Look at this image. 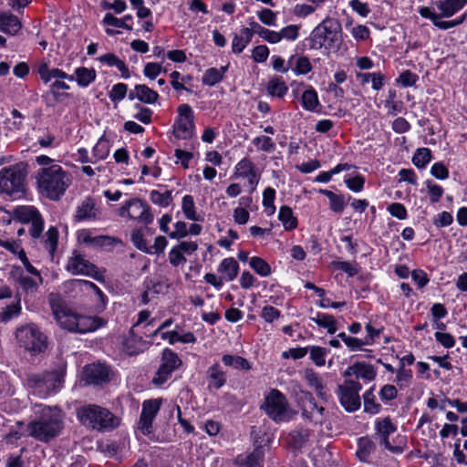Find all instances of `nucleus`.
<instances>
[{
  "label": "nucleus",
  "mask_w": 467,
  "mask_h": 467,
  "mask_svg": "<svg viewBox=\"0 0 467 467\" xmlns=\"http://www.w3.org/2000/svg\"><path fill=\"white\" fill-rule=\"evenodd\" d=\"M77 240L80 244L92 248H100L112 244L113 239L107 235H96L89 229H82L77 232Z\"/></svg>",
  "instance_id": "22"
},
{
  "label": "nucleus",
  "mask_w": 467,
  "mask_h": 467,
  "mask_svg": "<svg viewBox=\"0 0 467 467\" xmlns=\"http://www.w3.org/2000/svg\"><path fill=\"white\" fill-rule=\"evenodd\" d=\"M0 246L10 252L17 259H20L26 254L22 246L21 240L19 239H7L0 237Z\"/></svg>",
  "instance_id": "49"
},
{
  "label": "nucleus",
  "mask_w": 467,
  "mask_h": 467,
  "mask_svg": "<svg viewBox=\"0 0 467 467\" xmlns=\"http://www.w3.org/2000/svg\"><path fill=\"white\" fill-rule=\"evenodd\" d=\"M13 217L23 224H28V234L32 239H41L43 248L53 257L58 242V231L56 227L51 226L48 228L45 234H43L45 221L38 211L33 205H19L14 208Z\"/></svg>",
  "instance_id": "2"
},
{
  "label": "nucleus",
  "mask_w": 467,
  "mask_h": 467,
  "mask_svg": "<svg viewBox=\"0 0 467 467\" xmlns=\"http://www.w3.org/2000/svg\"><path fill=\"white\" fill-rule=\"evenodd\" d=\"M377 371L374 367L365 362H356L344 371V377H355L354 380L362 379L365 384L373 381Z\"/></svg>",
  "instance_id": "21"
},
{
  "label": "nucleus",
  "mask_w": 467,
  "mask_h": 467,
  "mask_svg": "<svg viewBox=\"0 0 467 467\" xmlns=\"http://www.w3.org/2000/svg\"><path fill=\"white\" fill-rule=\"evenodd\" d=\"M182 211L186 219L193 222L201 221V216L196 212L194 199L192 195L186 194L182 200Z\"/></svg>",
  "instance_id": "48"
},
{
  "label": "nucleus",
  "mask_w": 467,
  "mask_h": 467,
  "mask_svg": "<svg viewBox=\"0 0 467 467\" xmlns=\"http://www.w3.org/2000/svg\"><path fill=\"white\" fill-rule=\"evenodd\" d=\"M128 96L130 100L138 99L145 104H154L159 99L158 92L144 84L136 85Z\"/></svg>",
  "instance_id": "29"
},
{
  "label": "nucleus",
  "mask_w": 467,
  "mask_h": 467,
  "mask_svg": "<svg viewBox=\"0 0 467 467\" xmlns=\"http://www.w3.org/2000/svg\"><path fill=\"white\" fill-rule=\"evenodd\" d=\"M301 415L304 420L319 432L331 430V413L323 405L317 403L311 393L306 392L300 402Z\"/></svg>",
  "instance_id": "8"
},
{
  "label": "nucleus",
  "mask_w": 467,
  "mask_h": 467,
  "mask_svg": "<svg viewBox=\"0 0 467 467\" xmlns=\"http://www.w3.org/2000/svg\"><path fill=\"white\" fill-rule=\"evenodd\" d=\"M61 383L62 375L56 371L34 374L28 379V385L33 389L34 394L43 399L57 392L61 388Z\"/></svg>",
  "instance_id": "13"
},
{
  "label": "nucleus",
  "mask_w": 467,
  "mask_h": 467,
  "mask_svg": "<svg viewBox=\"0 0 467 467\" xmlns=\"http://www.w3.org/2000/svg\"><path fill=\"white\" fill-rule=\"evenodd\" d=\"M229 65L223 66L219 68L217 67H210L206 69L202 77V83L204 86L213 87L216 84L220 83L223 78L225 73L227 72Z\"/></svg>",
  "instance_id": "36"
},
{
  "label": "nucleus",
  "mask_w": 467,
  "mask_h": 467,
  "mask_svg": "<svg viewBox=\"0 0 467 467\" xmlns=\"http://www.w3.org/2000/svg\"><path fill=\"white\" fill-rule=\"evenodd\" d=\"M252 41L251 32L248 27H243L239 33L234 34L232 40V52L234 54L242 53Z\"/></svg>",
  "instance_id": "41"
},
{
  "label": "nucleus",
  "mask_w": 467,
  "mask_h": 467,
  "mask_svg": "<svg viewBox=\"0 0 467 467\" xmlns=\"http://www.w3.org/2000/svg\"><path fill=\"white\" fill-rule=\"evenodd\" d=\"M222 361L225 366L233 367L236 369H244L249 370L251 369V365L248 360L240 356L234 355H223L222 358Z\"/></svg>",
  "instance_id": "54"
},
{
  "label": "nucleus",
  "mask_w": 467,
  "mask_h": 467,
  "mask_svg": "<svg viewBox=\"0 0 467 467\" xmlns=\"http://www.w3.org/2000/svg\"><path fill=\"white\" fill-rule=\"evenodd\" d=\"M101 25L104 26L105 33L108 36H116L120 32L117 30V28H122L127 31H131L133 29L132 25H126L121 20V17L119 18L115 16L112 13H106L101 20Z\"/></svg>",
  "instance_id": "30"
},
{
  "label": "nucleus",
  "mask_w": 467,
  "mask_h": 467,
  "mask_svg": "<svg viewBox=\"0 0 467 467\" xmlns=\"http://www.w3.org/2000/svg\"><path fill=\"white\" fill-rule=\"evenodd\" d=\"M14 272L16 282L26 294H33L36 292L39 286L43 284L42 276L26 275L21 269V266H14Z\"/></svg>",
  "instance_id": "23"
},
{
  "label": "nucleus",
  "mask_w": 467,
  "mask_h": 467,
  "mask_svg": "<svg viewBox=\"0 0 467 467\" xmlns=\"http://www.w3.org/2000/svg\"><path fill=\"white\" fill-rule=\"evenodd\" d=\"M290 69L295 75H306L312 70V65L309 58L306 56L292 55L288 58Z\"/></svg>",
  "instance_id": "35"
},
{
  "label": "nucleus",
  "mask_w": 467,
  "mask_h": 467,
  "mask_svg": "<svg viewBox=\"0 0 467 467\" xmlns=\"http://www.w3.org/2000/svg\"><path fill=\"white\" fill-rule=\"evenodd\" d=\"M77 416L82 425L96 431H108L119 426V419L108 409L94 404L80 407Z\"/></svg>",
  "instance_id": "6"
},
{
  "label": "nucleus",
  "mask_w": 467,
  "mask_h": 467,
  "mask_svg": "<svg viewBox=\"0 0 467 467\" xmlns=\"http://www.w3.org/2000/svg\"><path fill=\"white\" fill-rule=\"evenodd\" d=\"M275 190L271 187L265 188L263 192L262 204L265 208V213L268 216L273 215L275 212Z\"/></svg>",
  "instance_id": "57"
},
{
  "label": "nucleus",
  "mask_w": 467,
  "mask_h": 467,
  "mask_svg": "<svg viewBox=\"0 0 467 467\" xmlns=\"http://www.w3.org/2000/svg\"><path fill=\"white\" fill-rule=\"evenodd\" d=\"M260 22L267 26H275L277 22V13L269 8H262L256 12Z\"/></svg>",
  "instance_id": "60"
},
{
  "label": "nucleus",
  "mask_w": 467,
  "mask_h": 467,
  "mask_svg": "<svg viewBox=\"0 0 467 467\" xmlns=\"http://www.w3.org/2000/svg\"><path fill=\"white\" fill-rule=\"evenodd\" d=\"M311 320L318 327L326 328L327 333L335 334L337 330V321L333 316L327 313L317 312Z\"/></svg>",
  "instance_id": "45"
},
{
  "label": "nucleus",
  "mask_w": 467,
  "mask_h": 467,
  "mask_svg": "<svg viewBox=\"0 0 467 467\" xmlns=\"http://www.w3.org/2000/svg\"><path fill=\"white\" fill-rule=\"evenodd\" d=\"M379 396L380 400L384 404H389L390 401L395 400L398 396V390L397 388L394 385L391 384H386L382 386L379 392Z\"/></svg>",
  "instance_id": "64"
},
{
  "label": "nucleus",
  "mask_w": 467,
  "mask_h": 467,
  "mask_svg": "<svg viewBox=\"0 0 467 467\" xmlns=\"http://www.w3.org/2000/svg\"><path fill=\"white\" fill-rule=\"evenodd\" d=\"M412 379L411 369L406 368L403 365H400L396 370L395 382L400 387H407Z\"/></svg>",
  "instance_id": "61"
},
{
  "label": "nucleus",
  "mask_w": 467,
  "mask_h": 467,
  "mask_svg": "<svg viewBox=\"0 0 467 467\" xmlns=\"http://www.w3.org/2000/svg\"><path fill=\"white\" fill-rule=\"evenodd\" d=\"M308 41L311 49L324 48L327 52L337 53L343 43L341 25L337 20L327 17L312 30Z\"/></svg>",
  "instance_id": "4"
},
{
  "label": "nucleus",
  "mask_w": 467,
  "mask_h": 467,
  "mask_svg": "<svg viewBox=\"0 0 467 467\" xmlns=\"http://www.w3.org/2000/svg\"><path fill=\"white\" fill-rule=\"evenodd\" d=\"M36 413H39V418L31 421L27 425L29 435L42 442H48L57 437L62 428L61 410L57 408L44 407L42 404H36Z\"/></svg>",
  "instance_id": "3"
},
{
  "label": "nucleus",
  "mask_w": 467,
  "mask_h": 467,
  "mask_svg": "<svg viewBox=\"0 0 467 467\" xmlns=\"http://www.w3.org/2000/svg\"><path fill=\"white\" fill-rule=\"evenodd\" d=\"M66 269L74 275H86L97 281H104V273L78 251H74L68 258Z\"/></svg>",
  "instance_id": "16"
},
{
  "label": "nucleus",
  "mask_w": 467,
  "mask_h": 467,
  "mask_svg": "<svg viewBox=\"0 0 467 467\" xmlns=\"http://www.w3.org/2000/svg\"><path fill=\"white\" fill-rule=\"evenodd\" d=\"M127 92L128 85L119 82L113 85L111 90L109 92V98L114 104H118L125 99Z\"/></svg>",
  "instance_id": "59"
},
{
  "label": "nucleus",
  "mask_w": 467,
  "mask_h": 467,
  "mask_svg": "<svg viewBox=\"0 0 467 467\" xmlns=\"http://www.w3.org/2000/svg\"><path fill=\"white\" fill-rule=\"evenodd\" d=\"M134 109H136V113L133 115L135 119L143 124H150L151 122L153 111L150 109L140 104H135Z\"/></svg>",
  "instance_id": "63"
},
{
  "label": "nucleus",
  "mask_w": 467,
  "mask_h": 467,
  "mask_svg": "<svg viewBox=\"0 0 467 467\" xmlns=\"http://www.w3.org/2000/svg\"><path fill=\"white\" fill-rule=\"evenodd\" d=\"M21 311V298L17 295L11 304L7 305L5 308H3L2 312L0 313V320L1 322L6 323L12 320L13 318L19 317Z\"/></svg>",
  "instance_id": "46"
},
{
  "label": "nucleus",
  "mask_w": 467,
  "mask_h": 467,
  "mask_svg": "<svg viewBox=\"0 0 467 467\" xmlns=\"http://www.w3.org/2000/svg\"><path fill=\"white\" fill-rule=\"evenodd\" d=\"M375 386H372L363 394L364 411L372 415L378 414L381 411V405L377 401L374 394Z\"/></svg>",
  "instance_id": "47"
},
{
  "label": "nucleus",
  "mask_w": 467,
  "mask_h": 467,
  "mask_svg": "<svg viewBox=\"0 0 467 467\" xmlns=\"http://www.w3.org/2000/svg\"><path fill=\"white\" fill-rule=\"evenodd\" d=\"M252 143L258 151H263L265 153L274 152L276 149V145L274 140L266 135H259L254 137L252 140Z\"/></svg>",
  "instance_id": "51"
},
{
  "label": "nucleus",
  "mask_w": 467,
  "mask_h": 467,
  "mask_svg": "<svg viewBox=\"0 0 467 467\" xmlns=\"http://www.w3.org/2000/svg\"><path fill=\"white\" fill-rule=\"evenodd\" d=\"M467 5V0H435L432 7L439 11L441 19L450 18L459 13Z\"/></svg>",
  "instance_id": "25"
},
{
  "label": "nucleus",
  "mask_w": 467,
  "mask_h": 467,
  "mask_svg": "<svg viewBox=\"0 0 467 467\" xmlns=\"http://www.w3.org/2000/svg\"><path fill=\"white\" fill-rule=\"evenodd\" d=\"M21 28V23L17 16L11 13L0 14V30L5 34L15 35Z\"/></svg>",
  "instance_id": "38"
},
{
  "label": "nucleus",
  "mask_w": 467,
  "mask_h": 467,
  "mask_svg": "<svg viewBox=\"0 0 467 467\" xmlns=\"http://www.w3.org/2000/svg\"><path fill=\"white\" fill-rule=\"evenodd\" d=\"M374 445L372 441H370L367 438H360L358 440V448L357 450V456L360 461H367L368 457L373 451Z\"/></svg>",
  "instance_id": "62"
},
{
  "label": "nucleus",
  "mask_w": 467,
  "mask_h": 467,
  "mask_svg": "<svg viewBox=\"0 0 467 467\" xmlns=\"http://www.w3.org/2000/svg\"><path fill=\"white\" fill-rule=\"evenodd\" d=\"M261 408L275 422L288 421L291 419L287 399L276 389H270L265 395V401Z\"/></svg>",
  "instance_id": "10"
},
{
  "label": "nucleus",
  "mask_w": 467,
  "mask_h": 467,
  "mask_svg": "<svg viewBox=\"0 0 467 467\" xmlns=\"http://www.w3.org/2000/svg\"><path fill=\"white\" fill-rule=\"evenodd\" d=\"M375 436L379 444L392 453H402L407 446L405 436L396 435L390 441V436L397 432V425L389 416L377 418L374 422Z\"/></svg>",
  "instance_id": "9"
},
{
  "label": "nucleus",
  "mask_w": 467,
  "mask_h": 467,
  "mask_svg": "<svg viewBox=\"0 0 467 467\" xmlns=\"http://www.w3.org/2000/svg\"><path fill=\"white\" fill-rule=\"evenodd\" d=\"M420 16L429 19L432 22L433 26L441 30H447L457 26L462 25L467 18V14L464 13L461 16L453 20H443L441 19L437 12L429 6H421L418 10Z\"/></svg>",
  "instance_id": "20"
},
{
  "label": "nucleus",
  "mask_w": 467,
  "mask_h": 467,
  "mask_svg": "<svg viewBox=\"0 0 467 467\" xmlns=\"http://www.w3.org/2000/svg\"><path fill=\"white\" fill-rule=\"evenodd\" d=\"M299 30L300 26L295 24L285 26L278 31L271 29L268 43L275 45L283 40L294 42L299 37Z\"/></svg>",
  "instance_id": "27"
},
{
  "label": "nucleus",
  "mask_w": 467,
  "mask_h": 467,
  "mask_svg": "<svg viewBox=\"0 0 467 467\" xmlns=\"http://www.w3.org/2000/svg\"><path fill=\"white\" fill-rule=\"evenodd\" d=\"M163 403L162 398L149 399L142 402L141 412L138 423L140 431L151 440L153 432V421Z\"/></svg>",
  "instance_id": "18"
},
{
  "label": "nucleus",
  "mask_w": 467,
  "mask_h": 467,
  "mask_svg": "<svg viewBox=\"0 0 467 467\" xmlns=\"http://www.w3.org/2000/svg\"><path fill=\"white\" fill-rule=\"evenodd\" d=\"M39 168L34 179L37 192L50 201H59L72 183L71 174L47 155L36 157Z\"/></svg>",
  "instance_id": "1"
},
{
  "label": "nucleus",
  "mask_w": 467,
  "mask_h": 467,
  "mask_svg": "<svg viewBox=\"0 0 467 467\" xmlns=\"http://www.w3.org/2000/svg\"><path fill=\"white\" fill-rule=\"evenodd\" d=\"M207 388L209 390H217L223 388L227 381V375L219 363L208 368L206 372Z\"/></svg>",
  "instance_id": "28"
},
{
  "label": "nucleus",
  "mask_w": 467,
  "mask_h": 467,
  "mask_svg": "<svg viewBox=\"0 0 467 467\" xmlns=\"http://www.w3.org/2000/svg\"><path fill=\"white\" fill-rule=\"evenodd\" d=\"M217 272L224 282L233 281L238 275L239 264L233 257L224 258L218 265Z\"/></svg>",
  "instance_id": "32"
},
{
  "label": "nucleus",
  "mask_w": 467,
  "mask_h": 467,
  "mask_svg": "<svg viewBox=\"0 0 467 467\" xmlns=\"http://www.w3.org/2000/svg\"><path fill=\"white\" fill-rule=\"evenodd\" d=\"M178 116L173 124V134L176 139L189 140L194 134V114L192 107L182 104L177 109Z\"/></svg>",
  "instance_id": "17"
},
{
  "label": "nucleus",
  "mask_w": 467,
  "mask_h": 467,
  "mask_svg": "<svg viewBox=\"0 0 467 467\" xmlns=\"http://www.w3.org/2000/svg\"><path fill=\"white\" fill-rule=\"evenodd\" d=\"M310 359L317 367H323L326 364V358L329 354V349L319 346H308Z\"/></svg>",
  "instance_id": "53"
},
{
  "label": "nucleus",
  "mask_w": 467,
  "mask_h": 467,
  "mask_svg": "<svg viewBox=\"0 0 467 467\" xmlns=\"http://www.w3.org/2000/svg\"><path fill=\"white\" fill-rule=\"evenodd\" d=\"M362 384L353 379H347L337 387V397L341 406L348 412L357 411L361 406L359 392Z\"/></svg>",
  "instance_id": "15"
},
{
  "label": "nucleus",
  "mask_w": 467,
  "mask_h": 467,
  "mask_svg": "<svg viewBox=\"0 0 467 467\" xmlns=\"http://www.w3.org/2000/svg\"><path fill=\"white\" fill-rule=\"evenodd\" d=\"M304 377L308 386L316 391L317 397L326 400L327 391L322 378L311 368L305 370Z\"/></svg>",
  "instance_id": "34"
},
{
  "label": "nucleus",
  "mask_w": 467,
  "mask_h": 467,
  "mask_svg": "<svg viewBox=\"0 0 467 467\" xmlns=\"http://www.w3.org/2000/svg\"><path fill=\"white\" fill-rule=\"evenodd\" d=\"M38 74L40 78L45 82L48 83L52 79L61 80L67 79L68 81H74V76L68 75L62 69L53 67L50 68L47 64H43L38 67Z\"/></svg>",
  "instance_id": "31"
},
{
  "label": "nucleus",
  "mask_w": 467,
  "mask_h": 467,
  "mask_svg": "<svg viewBox=\"0 0 467 467\" xmlns=\"http://www.w3.org/2000/svg\"><path fill=\"white\" fill-rule=\"evenodd\" d=\"M318 192L328 198L329 207L333 213H341L344 211L347 200L343 194H337L327 189H320Z\"/></svg>",
  "instance_id": "43"
},
{
  "label": "nucleus",
  "mask_w": 467,
  "mask_h": 467,
  "mask_svg": "<svg viewBox=\"0 0 467 467\" xmlns=\"http://www.w3.org/2000/svg\"><path fill=\"white\" fill-rule=\"evenodd\" d=\"M301 105L304 109L315 112L320 106L318 95L312 86H306L301 96Z\"/></svg>",
  "instance_id": "39"
},
{
  "label": "nucleus",
  "mask_w": 467,
  "mask_h": 467,
  "mask_svg": "<svg viewBox=\"0 0 467 467\" xmlns=\"http://www.w3.org/2000/svg\"><path fill=\"white\" fill-rule=\"evenodd\" d=\"M265 460V449L257 446L247 454H239L234 460L237 467H263Z\"/></svg>",
  "instance_id": "26"
},
{
  "label": "nucleus",
  "mask_w": 467,
  "mask_h": 467,
  "mask_svg": "<svg viewBox=\"0 0 467 467\" xmlns=\"http://www.w3.org/2000/svg\"><path fill=\"white\" fill-rule=\"evenodd\" d=\"M16 339L20 347L33 354L40 353L47 348V337L35 324L17 327Z\"/></svg>",
  "instance_id": "11"
},
{
  "label": "nucleus",
  "mask_w": 467,
  "mask_h": 467,
  "mask_svg": "<svg viewBox=\"0 0 467 467\" xmlns=\"http://www.w3.org/2000/svg\"><path fill=\"white\" fill-rule=\"evenodd\" d=\"M278 220L281 222L285 231H293L298 226L297 217L294 214L293 210L286 205L280 207Z\"/></svg>",
  "instance_id": "42"
},
{
  "label": "nucleus",
  "mask_w": 467,
  "mask_h": 467,
  "mask_svg": "<svg viewBox=\"0 0 467 467\" xmlns=\"http://www.w3.org/2000/svg\"><path fill=\"white\" fill-rule=\"evenodd\" d=\"M424 184L427 188V193H428L430 202L431 203L438 202L444 193L443 188L441 185L435 183L431 180L425 181Z\"/></svg>",
  "instance_id": "58"
},
{
  "label": "nucleus",
  "mask_w": 467,
  "mask_h": 467,
  "mask_svg": "<svg viewBox=\"0 0 467 467\" xmlns=\"http://www.w3.org/2000/svg\"><path fill=\"white\" fill-rule=\"evenodd\" d=\"M150 200L155 205H158L161 208H166L173 201L172 191L167 190V191L161 192L157 190H152L150 192Z\"/></svg>",
  "instance_id": "50"
},
{
  "label": "nucleus",
  "mask_w": 467,
  "mask_h": 467,
  "mask_svg": "<svg viewBox=\"0 0 467 467\" xmlns=\"http://www.w3.org/2000/svg\"><path fill=\"white\" fill-rule=\"evenodd\" d=\"M119 215L125 219L145 225L153 222L154 216L149 204L140 198H131L127 201L119 210Z\"/></svg>",
  "instance_id": "12"
},
{
  "label": "nucleus",
  "mask_w": 467,
  "mask_h": 467,
  "mask_svg": "<svg viewBox=\"0 0 467 467\" xmlns=\"http://www.w3.org/2000/svg\"><path fill=\"white\" fill-rule=\"evenodd\" d=\"M365 177L360 173H355L354 175H346L344 177V182L348 190L353 192H360L363 191L365 186Z\"/></svg>",
  "instance_id": "56"
},
{
  "label": "nucleus",
  "mask_w": 467,
  "mask_h": 467,
  "mask_svg": "<svg viewBox=\"0 0 467 467\" xmlns=\"http://www.w3.org/2000/svg\"><path fill=\"white\" fill-rule=\"evenodd\" d=\"M74 81L80 88H87L96 80L97 73L92 67H79L75 69Z\"/></svg>",
  "instance_id": "40"
},
{
  "label": "nucleus",
  "mask_w": 467,
  "mask_h": 467,
  "mask_svg": "<svg viewBox=\"0 0 467 467\" xmlns=\"http://www.w3.org/2000/svg\"><path fill=\"white\" fill-rule=\"evenodd\" d=\"M53 315L59 326L70 332L86 334L94 332L106 323L99 317L84 316L74 313L60 305L51 303Z\"/></svg>",
  "instance_id": "5"
},
{
  "label": "nucleus",
  "mask_w": 467,
  "mask_h": 467,
  "mask_svg": "<svg viewBox=\"0 0 467 467\" xmlns=\"http://www.w3.org/2000/svg\"><path fill=\"white\" fill-rule=\"evenodd\" d=\"M98 216V210L91 199L84 200L76 209L74 218L77 222L93 221Z\"/></svg>",
  "instance_id": "33"
},
{
  "label": "nucleus",
  "mask_w": 467,
  "mask_h": 467,
  "mask_svg": "<svg viewBox=\"0 0 467 467\" xmlns=\"http://www.w3.org/2000/svg\"><path fill=\"white\" fill-rule=\"evenodd\" d=\"M84 375L88 384H102L109 380V368L100 363L90 364L85 367Z\"/></svg>",
  "instance_id": "24"
},
{
  "label": "nucleus",
  "mask_w": 467,
  "mask_h": 467,
  "mask_svg": "<svg viewBox=\"0 0 467 467\" xmlns=\"http://www.w3.org/2000/svg\"><path fill=\"white\" fill-rule=\"evenodd\" d=\"M431 158V150L429 148H419L412 156V163L418 169H424Z\"/></svg>",
  "instance_id": "55"
},
{
  "label": "nucleus",
  "mask_w": 467,
  "mask_h": 467,
  "mask_svg": "<svg viewBox=\"0 0 467 467\" xmlns=\"http://www.w3.org/2000/svg\"><path fill=\"white\" fill-rule=\"evenodd\" d=\"M232 177L245 180L249 192L253 193L259 184L261 172L250 159L243 158L235 164Z\"/></svg>",
  "instance_id": "19"
},
{
  "label": "nucleus",
  "mask_w": 467,
  "mask_h": 467,
  "mask_svg": "<svg viewBox=\"0 0 467 467\" xmlns=\"http://www.w3.org/2000/svg\"><path fill=\"white\" fill-rule=\"evenodd\" d=\"M182 366V360L179 355L171 348H164L161 353L160 367L152 378V384L156 387H162L172 373Z\"/></svg>",
  "instance_id": "14"
},
{
  "label": "nucleus",
  "mask_w": 467,
  "mask_h": 467,
  "mask_svg": "<svg viewBox=\"0 0 467 467\" xmlns=\"http://www.w3.org/2000/svg\"><path fill=\"white\" fill-rule=\"evenodd\" d=\"M266 91L270 97L283 98L288 91V87L280 76L271 78L266 84Z\"/></svg>",
  "instance_id": "37"
},
{
  "label": "nucleus",
  "mask_w": 467,
  "mask_h": 467,
  "mask_svg": "<svg viewBox=\"0 0 467 467\" xmlns=\"http://www.w3.org/2000/svg\"><path fill=\"white\" fill-rule=\"evenodd\" d=\"M26 171L23 163H16L0 170V194L20 199L26 192Z\"/></svg>",
  "instance_id": "7"
},
{
  "label": "nucleus",
  "mask_w": 467,
  "mask_h": 467,
  "mask_svg": "<svg viewBox=\"0 0 467 467\" xmlns=\"http://www.w3.org/2000/svg\"><path fill=\"white\" fill-rule=\"evenodd\" d=\"M111 144L109 139L101 136L92 148V163L107 159L110 152Z\"/></svg>",
  "instance_id": "44"
},
{
  "label": "nucleus",
  "mask_w": 467,
  "mask_h": 467,
  "mask_svg": "<svg viewBox=\"0 0 467 467\" xmlns=\"http://www.w3.org/2000/svg\"><path fill=\"white\" fill-rule=\"evenodd\" d=\"M250 267L260 276L266 277L272 273L270 265L262 257L253 256L249 259Z\"/></svg>",
  "instance_id": "52"
}]
</instances>
